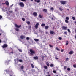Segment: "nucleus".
<instances>
[{
	"label": "nucleus",
	"mask_w": 76,
	"mask_h": 76,
	"mask_svg": "<svg viewBox=\"0 0 76 76\" xmlns=\"http://www.w3.org/2000/svg\"><path fill=\"white\" fill-rule=\"evenodd\" d=\"M30 51L31 52L30 54L31 55H33V54H35V51H33V50L32 49H30Z\"/></svg>",
	"instance_id": "obj_1"
},
{
	"label": "nucleus",
	"mask_w": 76,
	"mask_h": 76,
	"mask_svg": "<svg viewBox=\"0 0 76 76\" xmlns=\"http://www.w3.org/2000/svg\"><path fill=\"white\" fill-rule=\"evenodd\" d=\"M60 3L62 4H65L66 3V1H60Z\"/></svg>",
	"instance_id": "obj_2"
},
{
	"label": "nucleus",
	"mask_w": 76,
	"mask_h": 76,
	"mask_svg": "<svg viewBox=\"0 0 76 76\" xmlns=\"http://www.w3.org/2000/svg\"><path fill=\"white\" fill-rule=\"evenodd\" d=\"M19 5L20 6V7H24V4L22 2H20L19 3Z\"/></svg>",
	"instance_id": "obj_3"
},
{
	"label": "nucleus",
	"mask_w": 76,
	"mask_h": 76,
	"mask_svg": "<svg viewBox=\"0 0 76 76\" xmlns=\"http://www.w3.org/2000/svg\"><path fill=\"white\" fill-rule=\"evenodd\" d=\"M39 26V23H37L36 25L34 26V27L36 29H37L38 27V26Z\"/></svg>",
	"instance_id": "obj_4"
},
{
	"label": "nucleus",
	"mask_w": 76,
	"mask_h": 76,
	"mask_svg": "<svg viewBox=\"0 0 76 76\" xmlns=\"http://www.w3.org/2000/svg\"><path fill=\"white\" fill-rule=\"evenodd\" d=\"M62 28L63 30H67V27L63 26L62 27Z\"/></svg>",
	"instance_id": "obj_5"
},
{
	"label": "nucleus",
	"mask_w": 76,
	"mask_h": 76,
	"mask_svg": "<svg viewBox=\"0 0 76 76\" xmlns=\"http://www.w3.org/2000/svg\"><path fill=\"white\" fill-rule=\"evenodd\" d=\"M7 45L4 44L2 46V48H6V47H7Z\"/></svg>",
	"instance_id": "obj_6"
},
{
	"label": "nucleus",
	"mask_w": 76,
	"mask_h": 76,
	"mask_svg": "<svg viewBox=\"0 0 76 76\" xmlns=\"http://www.w3.org/2000/svg\"><path fill=\"white\" fill-rule=\"evenodd\" d=\"M15 27H16V28H20V27H21V25L18 26L16 24H15Z\"/></svg>",
	"instance_id": "obj_7"
},
{
	"label": "nucleus",
	"mask_w": 76,
	"mask_h": 76,
	"mask_svg": "<svg viewBox=\"0 0 76 76\" xmlns=\"http://www.w3.org/2000/svg\"><path fill=\"white\" fill-rule=\"evenodd\" d=\"M33 58L35 60H38V57L37 56H36L33 57Z\"/></svg>",
	"instance_id": "obj_8"
},
{
	"label": "nucleus",
	"mask_w": 76,
	"mask_h": 76,
	"mask_svg": "<svg viewBox=\"0 0 76 76\" xmlns=\"http://www.w3.org/2000/svg\"><path fill=\"white\" fill-rule=\"evenodd\" d=\"M50 34H51V35H53V34H54V32L53 31H51L50 32Z\"/></svg>",
	"instance_id": "obj_9"
},
{
	"label": "nucleus",
	"mask_w": 76,
	"mask_h": 76,
	"mask_svg": "<svg viewBox=\"0 0 76 76\" xmlns=\"http://www.w3.org/2000/svg\"><path fill=\"white\" fill-rule=\"evenodd\" d=\"M20 38L21 39H24L25 38V36H21L20 37Z\"/></svg>",
	"instance_id": "obj_10"
},
{
	"label": "nucleus",
	"mask_w": 76,
	"mask_h": 76,
	"mask_svg": "<svg viewBox=\"0 0 76 76\" xmlns=\"http://www.w3.org/2000/svg\"><path fill=\"white\" fill-rule=\"evenodd\" d=\"M69 54H70L71 55L72 54H73V51H70L69 53Z\"/></svg>",
	"instance_id": "obj_11"
},
{
	"label": "nucleus",
	"mask_w": 76,
	"mask_h": 76,
	"mask_svg": "<svg viewBox=\"0 0 76 76\" xmlns=\"http://www.w3.org/2000/svg\"><path fill=\"white\" fill-rule=\"evenodd\" d=\"M33 15H34V16H37V12H34L33 13Z\"/></svg>",
	"instance_id": "obj_12"
},
{
	"label": "nucleus",
	"mask_w": 76,
	"mask_h": 76,
	"mask_svg": "<svg viewBox=\"0 0 76 76\" xmlns=\"http://www.w3.org/2000/svg\"><path fill=\"white\" fill-rule=\"evenodd\" d=\"M49 28V26H45V29H48Z\"/></svg>",
	"instance_id": "obj_13"
},
{
	"label": "nucleus",
	"mask_w": 76,
	"mask_h": 76,
	"mask_svg": "<svg viewBox=\"0 0 76 76\" xmlns=\"http://www.w3.org/2000/svg\"><path fill=\"white\" fill-rule=\"evenodd\" d=\"M43 11L46 13L47 12V10L46 9H44L43 10Z\"/></svg>",
	"instance_id": "obj_14"
},
{
	"label": "nucleus",
	"mask_w": 76,
	"mask_h": 76,
	"mask_svg": "<svg viewBox=\"0 0 76 76\" xmlns=\"http://www.w3.org/2000/svg\"><path fill=\"white\" fill-rule=\"evenodd\" d=\"M10 60H9V61H6V62H5V63L6 64H6L7 65H8V63H9V62H10Z\"/></svg>",
	"instance_id": "obj_15"
},
{
	"label": "nucleus",
	"mask_w": 76,
	"mask_h": 76,
	"mask_svg": "<svg viewBox=\"0 0 76 76\" xmlns=\"http://www.w3.org/2000/svg\"><path fill=\"white\" fill-rule=\"evenodd\" d=\"M18 59H14V61H15V64H16V63H18Z\"/></svg>",
	"instance_id": "obj_16"
},
{
	"label": "nucleus",
	"mask_w": 76,
	"mask_h": 76,
	"mask_svg": "<svg viewBox=\"0 0 76 76\" xmlns=\"http://www.w3.org/2000/svg\"><path fill=\"white\" fill-rule=\"evenodd\" d=\"M34 40L35 41H36V42L39 41V39H34Z\"/></svg>",
	"instance_id": "obj_17"
},
{
	"label": "nucleus",
	"mask_w": 76,
	"mask_h": 76,
	"mask_svg": "<svg viewBox=\"0 0 76 76\" xmlns=\"http://www.w3.org/2000/svg\"><path fill=\"white\" fill-rule=\"evenodd\" d=\"M16 31H17V32H19V28H16L15 29Z\"/></svg>",
	"instance_id": "obj_18"
},
{
	"label": "nucleus",
	"mask_w": 76,
	"mask_h": 76,
	"mask_svg": "<svg viewBox=\"0 0 76 76\" xmlns=\"http://www.w3.org/2000/svg\"><path fill=\"white\" fill-rule=\"evenodd\" d=\"M59 9L60 11H62L63 10V9L61 7H59Z\"/></svg>",
	"instance_id": "obj_19"
},
{
	"label": "nucleus",
	"mask_w": 76,
	"mask_h": 76,
	"mask_svg": "<svg viewBox=\"0 0 76 76\" xmlns=\"http://www.w3.org/2000/svg\"><path fill=\"white\" fill-rule=\"evenodd\" d=\"M5 4H6V5H9V2H8V1H7L5 2Z\"/></svg>",
	"instance_id": "obj_20"
},
{
	"label": "nucleus",
	"mask_w": 76,
	"mask_h": 76,
	"mask_svg": "<svg viewBox=\"0 0 76 76\" xmlns=\"http://www.w3.org/2000/svg\"><path fill=\"white\" fill-rule=\"evenodd\" d=\"M46 64H47V66H48V67L50 66V64H49V63L48 62H47L46 63Z\"/></svg>",
	"instance_id": "obj_21"
},
{
	"label": "nucleus",
	"mask_w": 76,
	"mask_h": 76,
	"mask_svg": "<svg viewBox=\"0 0 76 76\" xmlns=\"http://www.w3.org/2000/svg\"><path fill=\"white\" fill-rule=\"evenodd\" d=\"M39 16L40 18H43L42 16H41V14H39Z\"/></svg>",
	"instance_id": "obj_22"
},
{
	"label": "nucleus",
	"mask_w": 76,
	"mask_h": 76,
	"mask_svg": "<svg viewBox=\"0 0 76 76\" xmlns=\"http://www.w3.org/2000/svg\"><path fill=\"white\" fill-rule=\"evenodd\" d=\"M21 69H24V66H22L20 67Z\"/></svg>",
	"instance_id": "obj_23"
},
{
	"label": "nucleus",
	"mask_w": 76,
	"mask_h": 76,
	"mask_svg": "<svg viewBox=\"0 0 76 76\" xmlns=\"http://www.w3.org/2000/svg\"><path fill=\"white\" fill-rule=\"evenodd\" d=\"M26 23L28 25H29V24L31 23H30V22L29 21H27Z\"/></svg>",
	"instance_id": "obj_24"
},
{
	"label": "nucleus",
	"mask_w": 76,
	"mask_h": 76,
	"mask_svg": "<svg viewBox=\"0 0 76 76\" xmlns=\"http://www.w3.org/2000/svg\"><path fill=\"white\" fill-rule=\"evenodd\" d=\"M31 66L32 67V68L33 69L34 68V65L32 64H31Z\"/></svg>",
	"instance_id": "obj_25"
},
{
	"label": "nucleus",
	"mask_w": 76,
	"mask_h": 76,
	"mask_svg": "<svg viewBox=\"0 0 76 76\" xmlns=\"http://www.w3.org/2000/svg\"><path fill=\"white\" fill-rule=\"evenodd\" d=\"M65 22L66 23H69V21H68V20H65Z\"/></svg>",
	"instance_id": "obj_26"
},
{
	"label": "nucleus",
	"mask_w": 76,
	"mask_h": 76,
	"mask_svg": "<svg viewBox=\"0 0 76 76\" xmlns=\"http://www.w3.org/2000/svg\"><path fill=\"white\" fill-rule=\"evenodd\" d=\"M41 26H45V24H42Z\"/></svg>",
	"instance_id": "obj_27"
},
{
	"label": "nucleus",
	"mask_w": 76,
	"mask_h": 76,
	"mask_svg": "<svg viewBox=\"0 0 76 76\" xmlns=\"http://www.w3.org/2000/svg\"><path fill=\"white\" fill-rule=\"evenodd\" d=\"M30 38L29 37H27L26 38V40H29Z\"/></svg>",
	"instance_id": "obj_28"
},
{
	"label": "nucleus",
	"mask_w": 76,
	"mask_h": 76,
	"mask_svg": "<svg viewBox=\"0 0 76 76\" xmlns=\"http://www.w3.org/2000/svg\"><path fill=\"white\" fill-rule=\"evenodd\" d=\"M66 20H69V18L68 17H66Z\"/></svg>",
	"instance_id": "obj_29"
},
{
	"label": "nucleus",
	"mask_w": 76,
	"mask_h": 76,
	"mask_svg": "<svg viewBox=\"0 0 76 76\" xmlns=\"http://www.w3.org/2000/svg\"><path fill=\"white\" fill-rule=\"evenodd\" d=\"M69 44V41H66V45H68Z\"/></svg>",
	"instance_id": "obj_30"
},
{
	"label": "nucleus",
	"mask_w": 76,
	"mask_h": 76,
	"mask_svg": "<svg viewBox=\"0 0 76 76\" xmlns=\"http://www.w3.org/2000/svg\"><path fill=\"white\" fill-rule=\"evenodd\" d=\"M72 19H73V20H76V18H75V17H72Z\"/></svg>",
	"instance_id": "obj_31"
},
{
	"label": "nucleus",
	"mask_w": 76,
	"mask_h": 76,
	"mask_svg": "<svg viewBox=\"0 0 76 76\" xmlns=\"http://www.w3.org/2000/svg\"><path fill=\"white\" fill-rule=\"evenodd\" d=\"M50 67H52L54 66V64H51L50 65Z\"/></svg>",
	"instance_id": "obj_32"
},
{
	"label": "nucleus",
	"mask_w": 76,
	"mask_h": 76,
	"mask_svg": "<svg viewBox=\"0 0 76 76\" xmlns=\"http://www.w3.org/2000/svg\"><path fill=\"white\" fill-rule=\"evenodd\" d=\"M18 61H19V62H20V63H22V60L21 59L19 60Z\"/></svg>",
	"instance_id": "obj_33"
},
{
	"label": "nucleus",
	"mask_w": 76,
	"mask_h": 76,
	"mask_svg": "<svg viewBox=\"0 0 76 76\" xmlns=\"http://www.w3.org/2000/svg\"><path fill=\"white\" fill-rule=\"evenodd\" d=\"M44 67L45 69H47V66H44Z\"/></svg>",
	"instance_id": "obj_34"
},
{
	"label": "nucleus",
	"mask_w": 76,
	"mask_h": 76,
	"mask_svg": "<svg viewBox=\"0 0 76 76\" xmlns=\"http://www.w3.org/2000/svg\"><path fill=\"white\" fill-rule=\"evenodd\" d=\"M67 68V67L66 66H64V70H66Z\"/></svg>",
	"instance_id": "obj_35"
},
{
	"label": "nucleus",
	"mask_w": 76,
	"mask_h": 76,
	"mask_svg": "<svg viewBox=\"0 0 76 76\" xmlns=\"http://www.w3.org/2000/svg\"><path fill=\"white\" fill-rule=\"evenodd\" d=\"M67 70H68V71H70V68H68L67 69Z\"/></svg>",
	"instance_id": "obj_36"
},
{
	"label": "nucleus",
	"mask_w": 76,
	"mask_h": 76,
	"mask_svg": "<svg viewBox=\"0 0 76 76\" xmlns=\"http://www.w3.org/2000/svg\"><path fill=\"white\" fill-rule=\"evenodd\" d=\"M58 39L59 40H61V39H62V38L61 37H59L58 38Z\"/></svg>",
	"instance_id": "obj_37"
},
{
	"label": "nucleus",
	"mask_w": 76,
	"mask_h": 76,
	"mask_svg": "<svg viewBox=\"0 0 76 76\" xmlns=\"http://www.w3.org/2000/svg\"><path fill=\"white\" fill-rule=\"evenodd\" d=\"M57 57V56H55V59H56V60H58V58Z\"/></svg>",
	"instance_id": "obj_38"
},
{
	"label": "nucleus",
	"mask_w": 76,
	"mask_h": 76,
	"mask_svg": "<svg viewBox=\"0 0 76 76\" xmlns=\"http://www.w3.org/2000/svg\"><path fill=\"white\" fill-rule=\"evenodd\" d=\"M18 50L20 52H22V49H19Z\"/></svg>",
	"instance_id": "obj_39"
},
{
	"label": "nucleus",
	"mask_w": 76,
	"mask_h": 76,
	"mask_svg": "<svg viewBox=\"0 0 76 76\" xmlns=\"http://www.w3.org/2000/svg\"><path fill=\"white\" fill-rule=\"evenodd\" d=\"M67 30L68 32H70V29L69 28H68Z\"/></svg>",
	"instance_id": "obj_40"
},
{
	"label": "nucleus",
	"mask_w": 76,
	"mask_h": 76,
	"mask_svg": "<svg viewBox=\"0 0 76 76\" xmlns=\"http://www.w3.org/2000/svg\"><path fill=\"white\" fill-rule=\"evenodd\" d=\"M11 50H12V51L11 52V54H13V49L12 48H11Z\"/></svg>",
	"instance_id": "obj_41"
},
{
	"label": "nucleus",
	"mask_w": 76,
	"mask_h": 76,
	"mask_svg": "<svg viewBox=\"0 0 76 76\" xmlns=\"http://www.w3.org/2000/svg\"><path fill=\"white\" fill-rule=\"evenodd\" d=\"M53 73H56V71L55 70H53Z\"/></svg>",
	"instance_id": "obj_42"
},
{
	"label": "nucleus",
	"mask_w": 76,
	"mask_h": 76,
	"mask_svg": "<svg viewBox=\"0 0 76 76\" xmlns=\"http://www.w3.org/2000/svg\"><path fill=\"white\" fill-rule=\"evenodd\" d=\"M36 2H37V3H39V2H40V0H37V1Z\"/></svg>",
	"instance_id": "obj_43"
},
{
	"label": "nucleus",
	"mask_w": 76,
	"mask_h": 76,
	"mask_svg": "<svg viewBox=\"0 0 76 76\" xmlns=\"http://www.w3.org/2000/svg\"><path fill=\"white\" fill-rule=\"evenodd\" d=\"M31 26H28V29H31Z\"/></svg>",
	"instance_id": "obj_44"
},
{
	"label": "nucleus",
	"mask_w": 76,
	"mask_h": 76,
	"mask_svg": "<svg viewBox=\"0 0 76 76\" xmlns=\"http://www.w3.org/2000/svg\"><path fill=\"white\" fill-rule=\"evenodd\" d=\"M22 20L23 21H25V19L24 18H22Z\"/></svg>",
	"instance_id": "obj_45"
},
{
	"label": "nucleus",
	"mask_w": 76,
	"mask_h": 76,
	"mask_svg": "<svg viewBox=\"0 0 76 76\" xmlns=\"http://www.w3.org/2000/svg\"><path fill=\"white\" fill-rule=\"evenodd\" d=\"M56 49L58 51H60V49H59L58 48H56Z\"/></svg>",
	"instance_id": "obj_46"
},
{
	"label": "nucleus",
	"mask_w": 76,
	"mask_h": 76,
	"mask_svg": "<svg viewBox=\"0 0 76 76\" xmlns=\"http://www.w3.org/2000/svg\"><path fill=\"white\" fill-rule=\"evenodd\" d=\"M64 34H65V35H67V32L66 31H65L64 32Z\"/></svg>",
	"instance_id": "obj_47"
},
{
	"label": "nucleus",
	"mask_w": 76,
	"mask_h": 76,
	"mask_svg": "<svg viewBox=\"0 0 76 76\" xmlns=\"http://www.w3.org/2000/svg\"><path fill=\"white\" fill-rule=\"evenodd\" d=\"M73 66L75 68H76V65H73Z\"/></svg>",
	"instance_id": "obj_48"
},
{
	"label": "nucleus",
	"mask_w": 76,
	"mask_h": 76,
	"mask_svg": "<svg viewBox=\"0 0 76 76\" xmlns=\"http://www.w3.org/2000/svg\"><path fill=\"white\" fill-rule=\"evenodd\" d=\"M53 9H54V8L53 7H51L50 8V10H53Z\"/></svg>",
	"instance_id": "obj_49"
},
{
	"label": "nucleus",
	"mask_w": 76,
	"mask_h": 76,
	"mask_svg": "<svg viewBox=\"0 0 76 76\" xmlns=\"http://www.w3.org/2000/svg\"><path fill=\"white\" fill-rule=\"evenodd\" d=\"M3 18V17H2V16L0 15V19H1V18Z\"/></svg>",
	"instance_id": "obj_50"
},
{
	"label": "nucleus",
	"mask_w": 76,
	"mask_h": 76,
	"mask_svg": "<svg viewBox=\"0 0 76 76\" xmlns=\"http://www.w3.org/2000/svg\"><path fill=\"white\" fill-rule=\"evenodd\" d=\"M66 61H67L69 60V58H66Z\"/></svg>",
	"instance_id": "obj_51"
},
{
	"label": "nucleus",
	"mask_w": 76,
	"mask_h": 76,
	"mask_svg": "<svg viewBox=\"0 0 76 76\" xmlns=\"http://www.w3.org/2000/svg\"><path fill=\"white\" fill-rule=\"evenodd\" d=\"M49 46L50 47H53V46L51 45H49Z\"/></svg>",
	"instance_id": "obj_52"
},
{
	"label": "nucleus",
	"mask_w": 76,
	"mask_h": 76,
	"mask_svg": "<svg viewBox=\"0 0 76 76\" xmlns=\"http://www.w3.org/2000/svg\"><path fill=\"white\" fill-rule=\"evenodd\" d=\"M21 1H26V0H21Z\"/></svg>",
	"instance_id": "obj_53"
},
{
	"label": "nucleus",
	"mask_w": 76,
	"mask_h": 76,
	"mask_svg": "<svg viewBox=\"0 0 76 76\" xmlns=\"http://www.w3.org/2000/svg\"><path fill=\"white\" fill-rule=\"evenodd\" d=\"M9 12H10V13H12V12H13V11H9Z\"/></svg>",
	"instance_id": "obj_54"
},
{
	"label": "nucleus",
	"mask_w": 76,
	"mask_h": 76,
	"mask_svg": "<svg viewBox=\"0 0 76 76\" xmlns=\"http://www.w3.org/2000/svg\"><path fill=\"white\" fill-rule=\"evenodd\" d=\"M63 49H62V50H61V52H63Z\"/></svg>",
	"instance_id": "obj_55"
},
{
	"label": "nucleus",
	"mask_w": 76,
	"mask_h": 76,
	"mask_svg": "<svg viewBox=\"0 0 76 76\" xmlns=\"http://www.w3.org/2000/svg\"><path fill=\"white\" fill-rule=\"evenodd\" d=\"M13 6V4L12 5L10 6L11 7H12Z\"/></svg>",
	"instance_id": "obj_56"
},
{
	"label": "nucleus",
	"mask_w": 76,
	"mask_h": 76,
	"mask_svg": "<svg viewBox=\"0 0 76 76\" xmlns=\"http://www.w3.org/2000/svg\"><path fill=\"white\" fill-rule=\"evenodd\" d=\"M75 25L76 24V21L75 22Z\"/></svg>",
	"instance_id": "obj_57"
},
{
	"label": "nucleus",
	"mask_w": 76,
	"mask_h": 76,
	"mask_svg": "<svg viewBox=\"0 0 76 76\" xmlns=\"http://www.w3.org/2000/svg\"><path fill=\"white\" fill-rule=\"evenodd\" d=\"M67 10H68V11H69L70 10L69 9H67Z\"/></svg>",
	"instance_id": "obj_58"
},
{
	"label": "nucleus",
	"mask_w": 76,
	"mask_h": 76,
	"mask_svg": "<svg viewBox=\"0 0 76 76\" xmlns=\"http://www.w3.org/2000/svg\"><path fill=\"white\" fill-rule=\"evenodd\" d=\"M75 39H76V35H75Z\"/></svg>",
	"instance_id": "obj_59"
},
{
	"label": "nucleus",
	"mask_w": 76,
	"mask_h": 76,
	"mask_svg": "<svg viewBox=\"0 0 76 76\" xmlns=\"http://www.w3.org/2000/svg\"><path fill=\"white\" fill-rule=\"evenodd\" d=\"M51 19L52 20H53V18H52Z\"/></svg>",
	"instance_id": "obj_60"
},
{
	"label": "nucleus",
	"mask_w": 76,
	"mask_h": 76,
	"mask_svg": "<svg viewBox=\"0 0 76 76\" xmlns=\"http://www.w3.org/2000/svg\"><path fill=\"white\" fill-rule=\"evenodd\" d=\"M45 4H47V3L46 2H45Z\"/></svg>",
	"instance_id": "obj_61"
},
{
	"label": "nucleus",
	"mask_w": 76,
	"mask_h": 76,
	"mask_svg": "<svg viewBox=\"0 0 76 76\" xmlns=\"http://www.w3.org/2000/svg\"><path fill=\"white\" fill-rule=\"evenodd\" d=\"M1 40L0 39V43H1Z\"/></svg>",
	"instance_id": "obj_62"
},
{
	"label": "nucleus",
	"mask_w": 76,
	"mask_h": 76,
	"mask_svg": "<svg viewBox=\"0 0 76 76\" xmlns=\"http://www.w3.org/2000/svg\"><path fill=\"white\" fill-rule=\"evenodd\" d=\"M46 34H48V32H46Z\"/></svg>",
	"instance_id": "obj_63"
},
{
	"label": "nucleus",
	"mask_w": 76,
	"mask_h": 76,
	"mask_svg": "<svg viewBox=\"0 0 76 76\" xmlns=\"http://www.w3.org/2000/svg\"><path fill=\"white\" fill-rule=\"evenodd\" d=\"M2 4H5V3H2Z\"/></svg>",
	"instance_id": "obj_64"
}]
</instances>
